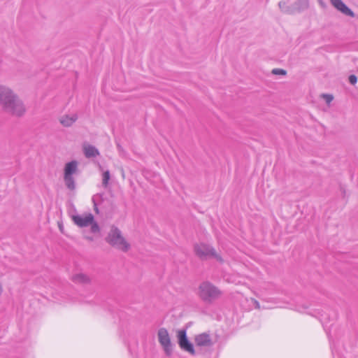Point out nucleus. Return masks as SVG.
I'll return each mask as SVG.
<instances>
[{"mask_svg": "<svg viewBox=\"0 0 358 358\" xmlns=\"http://www.w3.org/2000/svg\"><path fill=\"white\" fill-rule=\"evenodd\" d=\"M0 107L13 116L22 117L26 108L18 95L8 86L0 84Z\"/></svg>", "mask_w": 358, "mask_h": 358, "instance_id": "obj_1", "label": "nucleus"}, {"mask_svg": "<svg viewBox=\"0 0 358 358\" xmlns=\"http://www.w3.org/2000/svg\"><path fill=\"white\" fill-rule=\"evenodd\" d=\"M198 295L203 302L212 303L222 296V292L213 283L205 281L200 284Z\"/></svg>", "mask_w": 358, "mask_h": 358, "instance_id": "obj_2", "label": "nucleus"}, {"mask_svg": "<svg viewBox=\"0 0 358 358\" xmlns=\"http://www.w3.org/2000/svg\"><path fill=\"white\" fill-rule=\"evenodd\" d=\"M177 336L180 348L191 355H194L195 351L193 345L188 341L186 331L185 329L179 330Z\"/></svg>", "mask_w": 358, "mask_h": 358, "instance_id": "obj_9", "label": "nucleus"}, {"mask_svg": "<svg viewBox=\"0 0 358 358\" xmlns=\"http://www.w3.org/2000/svg\"><path fill=\"white\" fill-rule=\"evenodd\" d=\"M110 178V174L109 171H105L102 174V185L104 187H107L108 185V182Z\"/></svg>", "mask_w": 358, "mask_h": 358, "instance_id": "obj_15", "label": "nucleus"}, {"mask_svg": "<svg viewBox=\"0 0 358 358\" xmlns=\"http://www.w3.org/2000/svg\"><path fill=\"white\" fill-rule=\"evenodd\" d=\"M78 120L76 114L66 115L60 117L59 122L64 127H71Z\"/></svg>", "mask_w": 358, "mask_h": 358, "instance_id": "obj_14", "label": "nucleus"}, {"mask_svg": "<svg viewBox=\"0 0 358 358\" xmlns=\"http://www.w3.org/2000/svg\"><path fill=\"white\" fill-rule=\"evenodd\" d=\"M278 6L283 13L293 15L307 9L308 8V1L296 0L291 4H287L285 1H280Z\"/></svg>", "mask_w": 358, "mask_h": 358, "instance_id": "obj_5", "label": "nucleus"}, {"mask_svg": "<svg viewBox=\"0 0 358 358\" xmlns=\"http://www.w3.org/2000/svg\"><path fill=\"white\" fill-rule=\"evenodd\" d=\"M71 218L74 224L79 227H90V232L92 234H98L100 231L99 226L94 220V217L92 213L73 215Z\"/></svg>", "mask_w": 358, "mask_h": 358, "instance_id": "obj_3", "label": "nucleus"}, {"mask_svg": "<svg viewBox=\"0 0 358 358\" xmlns=\"http://www.w3.org/2000/svg\"><path fill=\"white\" fill-rule=\"evenodd\" d=\"M331 3L338 10L343 13L344 15L350 17H354L355 13L353 11L350 9L342 0H329Z\"/></svg>", "mask_w": 358, "mask_h": 358, "instance_id": "obj_10", "label": "nucleus"}, {"mask_svg": "<svg viewBox=\"0 0 358 358\" xmlns=\"http://www.w3.org/2000/svg\"><path fill=\"white\" fill-rule=\"evenodd\" d=\"M322 96L328 105H329L334 99L333 95L329 94H322Z\"/></svg>", "mask_w": 358, "mask_h": 358, "instance_id": "obj_16", "label": "nucleus"}, {"mask_svg": "<svg viewBox=\"0 0 358 358\" xmlns=\"http://www.w3.org/2000/svg\"><path fill=\"white\" fill-rule=\"evenodd\" d=\"M78 162L76 160H73L65 164L64 180L65 185L70 190H73L76 188L75 179L73 176L78 172Z\"/></svg>", "mask_w": 358, "mask_h": 358, "instance_id": "obj_6", "label": "nucleus"}, {"mask_svg": "<svg viewBox=\"0 0 358 358\" xmlns=\"http://www.w3.org/2000/svg\"><path fill=\"white\" fill-rule=\"evenodd\" d=\"M272 73L275 75H285L286 71L281 69H274L272 70Z\"/></svg>", "mask_w": 358, "mask_h": 358, "instance_id": "obj_17", "label": "nucleus"}, {"mask_svg": "<svg viewBox=\"0 0 358 358\" xmlns=\"http://www.w3.org/2000/svg\"><path fill=\"white\" fill-rule=\"evenodd\" d=\"M254 303L255 305V308H260L259 303L257 301L254 300Z\"/></svg>", "mask_w": 358, "mask_h": 358, "instance_id": "obj_19", "label": "nucleus"}, {"mask_svg": "<svg viewBox=\"0 0 358 358\" xmlns=\"http://www.w3.org/2000/svg\"><path fill=\"white\" fill-rule=\"evenodd\" d=\"M194 251L197 256L201 259H206L208 257H214L219 262H222L221 257L217 254L215 250L208 245L201 243L194 246Z\"/></svg>", "mask_w": 358, "mask_h": 358, "instance_id": "obj_7", "label": "nucleus"}, {"mask_svg": "<svg viewBox=\"0 0 358 358\" xmlns=\"http://www.w3.org/2000/svg\"><path fill=\"white\" fill-rule=\"evenodd\" d=\"M195 343L197 346L208 347L212 345L210 336L207 334H201L195 337Z\"/></svg>", "mask_w": 358, "mask_h": 358, "instance_id": "obj_11", "label": "nucleus"}, {"mask_svg": "<svg viewBox=\"0 0 358 358\" xmlns=\"http://www.w3.org/2000/svg\"><path fill=\"white\" fill-rule=\"evenodd\" d=\"M71 279L75 283L81 285H87L91 282L90 278L87 274L83 273L74 274Z\"/></svg>", "mask_w": 358, "mask_h": 358, "instance_id": "obj_13", "label": "nucleus"}, {"mask_svg": "<svg viewBox=\"0 0 358 358\" xmlns=\"http://www.w3.org/2000/svg\"><path fill=\"white\" fill-rule=\"evenodd\" d=\"M93 201H94V199H93ZM94 210H95L96 213H98L99 210H98V208L96 207V203L94 202Z\"/></svg>", "mask_w": 358, "mask_h": 358, "instance_id": "obj_20", "label": "nucleus"}, {"mask_svg": "<svg viewBox=\"0 0 358 358\" xmlns=\"http://www.w3.org/2000/svg\"><path fill=\"white\" fill-rule=\"evenodd\" d=\"M2 292H3L2 286L0 284V296L1 295Z\"/></svg>", "mask_w": 358, "mask_h": 358, "instance_id": "obj_22", "label": "nucleus"}, {"mask_svg": "<svg viewBox=\"0 0 358 358\" xmlns=\"http://www.w3.org/2000/svg\"><path fill=\"white\" fill-rule=\"evenodd\" d=\"M158 341L162 346L166 355L172 353V344L168 331L165 328H160L157 333Z\"/></svg>", "mask_w": 358, "mask_h": 358, "instance_id": "obj_8", "label": "nucleus"}, {"mask_svg": "<svg viewBox=\"0 0 358 358\" xmlns=\"http://www.w3.org/2000/svg\"><path fill=\"white\" fill-rule=\"evenodd\" d=\"M85 238L89 240V241H93V238L92 237H90V236H85Z\"/></svg>", "mask_w": 358, "mask_h": 358, "instance_id": "obj_21", "label": "nucleus"}, {"mask_svg": "<svg viewBox=\"0 0 358 358\" xmlns=\"http://www.w3.org/2000/svg\"><path fill=\"white\" fill-rule=\"evenodd\" d=\"M349 82L352 84V85H355L357 83V78L355 75H350L349 76Z\"/></svg>", "mask_w": 358, "mask_h": 358, "instance_id": "obj_18", "label": "nucleus"}, {"mask_svg": "<svg viewBox=\"0 0 358 358\" xmlns=\"http://www.w3.org/2000/svg\"><path fill=\"white\" fill-rule=\"evenodd\" d=\"M83 152L87 158L95 157L99 155V152L94 146L85 143L83 146Z\"/></svg>", "mask_w": 358, "mask_h": 358, "instance_id": "obj_12", "label": "nucleus"}, {"mask_svg": "<svg viewBox=\"0 0 358 358\" xmlns=\"http://www.w3.org/2000/svg\"><path fill=\"white\" fill-rule=\"evenodd\" d=\"M106 241L110 245L123 252H127L130 248V245L122 236L120 230L115 227H111Z\"/></svg>", "mask_w": 358, "mask_h": 358, "instance_id": "obj_4", "label": "nucleus"}]
</instances>
